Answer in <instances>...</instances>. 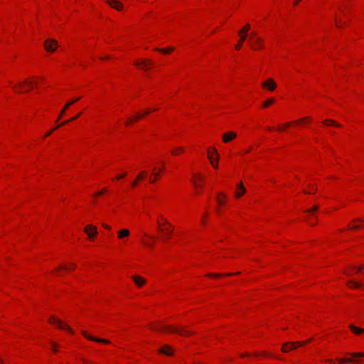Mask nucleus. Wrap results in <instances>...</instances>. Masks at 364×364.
I'll return each mask as SVG.
<instances>
[{"mask_svg": "<svg viewBox=\"0 0 364 364\" xmlns=\"http://www.w3.org/2000/svg\"><path fill=\"white\" fill-rule=\"evenodd\" d=\"M152 329L156 331H168V332H172L178 333L181 336H188L191 332L186 330L184 328H177L172 326H168V325H157L156 326L151 327Z\"/></svg>", "mask_w": 364, "mask_h": 364, "instance_id": "obj_1", "label": "nucleus"}, {"mask_svg": "<svg viewBox=\"0 0 364 364\" xmlns=\"http://www.w3.org/2000/svg\"><path fill=\"white\" fill-rule=\"evenodd\" d=\"M33 82L28 80H24L23 82H18L17 85L13 86V88L16 90L18 93H23L28 92L33 88Z\"/></svg>", "mask_w": 364, "mask_h": 364, "instance_id": "obj_2", "label": "nucleus"}, {"mask_svg": "<svg viewBox=\"0 0 364 364\" xmlns=\"http://www.w3.org/2000/svg\"><path fill=\"white\" fill-rule=\"evenodd\" d=\"M48 322L51 324L56 325L57 327L60 329H65L70 333H74L73 331L65 323H63V321L55 316H50L48 319Z\"/></svg>", "mask_w": 364, "mask_h": 364, "instance_id": "obj_3", "label": "nucleus"}, {"mask_svg": "<svg viewBox=\"0 0 364 364\" xmlns=\"http://www.w3.org/2000/svg\"><path fill=\"white\" fill-rule=\"evenodd\" d=\"M250 24H247L245 27H243L238 33V34L240 36V40L239 41L238 43L235 46V48L237 50H240L243 42L247 38V33L250 30Z\"/></svg>", "mask_w": 364, "mask_h": 364, "instance_id": "obj_4", "label": "nucleus"}, {"mask_svg": "<svg viewBox=\"0 0 364 364\" xmlns=\"http://www.w3.org/2000/svg\"><path fill=\"white\" fill-rule=\"evenodd\" d=\"M304 343L302 342H287L283 344L282 348V351L284 353H287L291 350L296 348L297 346H301Z\"/></svg>", "mask_w": 364, "mask_h": 364, "instance_id": "obj_5", "label": "nucleus"}, {"mask_svg": "<svg viewBox=\"0 0 364 364\" xmlns=\"http://www.w3.org/2000/svg\"><path fill=\"white\" fill-rule=\"evenodd\" d=\"M84 231L87 234L90 240H93L97 235V228L92 225H87Z\"/></svg>", "mask_w": 364, "mask_h": 364, "instance_id": "obj_6", "label": "nucleus"}, {"mask_svg": "<svg viewBox=\"0 0 364 364\" xmlns=\"http://www.w3.org/2000/svg\"><path fill=\"white\" fill-rule=\"evenodd\" d=\"M45 48L49 52H53L58 47V43L53 39H47L44 43Z\"/></svg>", "mask_w": 364, "mask_h": 364, "instance_id": "obj_7", "label": "nucleus"}, {"mask_svg": "<svg viewBox=\"0 0 364 364\" xmlns=\"http://www.w3.org/2000/svg\"><path fill=\"white\" fill-rule=\"evenodd\" d=\"M262 86L269 91H273L277 87V84L272 78H269L262 84Z\"/></svg>", "mask_w": 364, "mask_h": 364, "instance_id": "obj_8", "label": "nucleus"}, {"mask_svg": "<svg viewBox=\"0 0 364 364\" xmlns=\"http://www.w3.org/2000/svg\"><path fill=\"white\" fill-rule=\"evenodd\" d=\"M82 333L85 338H87L90 341H95V342H98V343H105V344L110 343V341L109 340H106V339H103V338H98L96 337L89 336L85 331H82Z\"/></svg>", "mask_w": 364, "mask_h": 364, "instance_id": "obj_9", "label": "nucleus"}, {"mask_svg": "<svg viewBox=\"0 0 364 364\" xmlns=\"http://www.w3.org/2000/svg\"><path fill=\"white\" fill-rule=\"evenodd\" d=\"M134 64L145 70H148L149 66L152 65L151 60L148 59H144L141 62L136 61Z\"/></svg>", "mask_w": 364, "mask_h": 364, "instance_id": "obj_10", "label": "nucleus"}, {"mask_svg": "<svg viewBox=\"0 0 364 364\" xmlns=\"http://www.w3.org/2000/svg\"><path fill=\"white\" fill-rule=\"evenodd\" d=\"M158 352L166 355H172L173 350L170 346L164 345L158 350Z\"/></svg>", "mask_w": 364, "mask_h": 364, "instance_id": "obj_11", "label": "nucleus"}, {"mask_svg": "<svg viewBox=\"0 0 364 364\" xmlns=\"http://www.w3.org/2000/svg\"><path fill=\"white\" fill-rule=\"evenodd\" d=\"M106 1L111 7L117 11H120L123 8L122 4L117 0H106Z\"/></svg>", "mask_w": 364, "mask_h": 364, "instance_id": "obj_12", "label": "nucleus"}, {"mask_svg": "<svg viewBox=\"0 0 364 364\" xmlns=\"http://www.w3.org/2000/svg\"><path fill=\"white\" fill-rule=\"evenodd\" d=\"M80 99V97H77V98H75V99H73V100H71L70 101H68L65 107H63V109L61 110L58 117V120H59L62 116L64 114V113L65 112V111L67 110L68 108H70V106H71L73 103H75V102L78 101Z\"/></svg>", "mask_w": 364, "mask_h": 364, "instance_id": "obj_13", "label": "nucleus"}, {"mask_svg": "<svg viewBox=\"0 0 364 364\" xmlns=\"http://www.w3.org/2000/svg\"><path fill=\"white\" fill-rule=\"evenodd\" d=\"M237 136V134L235 132H228L224 134L223 136V141L225 143H228L233 139H235Z\"/></svg>", "mask_w": 364, "mask_h": 364, "instance_id": "obj_14", "label": "nucleus"}, {"mask_svg": "<svg viewBox=\"0 0 364 364\" xmlns=\"http://www.w3.org/2000/svg\"><path fill=\"white\" fill-rule=\"evenodd\" d=\"M132 279H133L136 285L139 287H143L146 283V279L138 275L132 276Z\"/></svg>", "mask_w": 364, "mask_h": 364, "instance_id": "obj_15", "label": "nucleus"}, {"mask_svg": "<svg viewBox=\"0 0 364 364\" xmlns=\"http://www.w3.org/2000/svg\"><path fill=\"white\" fill-rule=\"evenodd\" d=\"M250 41L253 49H257L263 47L262 39L259 37H256L255 40Z\"/></svg>", "mask_w": 364, "mask_h": 364, "instance_id": "obj_16", "label": "nucleus"}, {"mask_svg": "<svg viewBox=\"0 0 364 364\" xmlns=\"http://www.w3.org/2000/svg\"><path fill=\"white\" fill-rule=\"evenodd\" d=\"M216 156V161H218L219 160V155L218 154L217 150L215 148H209L208 151V156L210 161H213V156Z\"/></svg>", "mask_w": 364, "mask_h": 364, "instance_id": "obj_17", "label": "nucleus"}, {"mask_svg": "<svg viewBox=\"0 0 364 364\" xmlns=\"http://www.w3.org/2000/svg\"><path fill=\"white\" fill-rule=\"evenodd\" d=\"M237 187L238 190L235 192V197L240 198L245 193L246 190L242 182H240Z\"/></svg>", "mask_w": 364, "mask_h": 364, "instance_id": "obj_18", "label": "nucleus"}, {"mask_svg": "<svg viewBox=\"0 0 364 364\" xmlns=\"http://www.w3.org/2000/svg\"><path fill=\"white\" fill-rule=\"evenodd\" d=\"M146 174V172L145 171H143L140 172L137 175L136 180L132 182V187L136 186L138 182L141 181L144 178Z\"/></svg>", "mask_w": 364, "mask_h": 364, "instance_id": "obj_19", "label": "nucleus"}, {"mask_svg": "<svg viewBox=\"0 0 364 364\" xmlns=\"http://www.w3.org/2000/svg\"><path fill=\"white\" fill-rule=\"evenodd\" d=\"M349 328L355 334H360V333H364V328L356 327L354 325H350Z\"/></svg>", "mask_w": 364, "mask_h": 364, "instance_id": "obj_20", "label": "nucleus"}, {"mask_svg": "<svg viewBox=\"0 0 364 364\" xmlns=\"http://www.w3.org/2000/svg\"><path fill=\"white\" fill-rule=\"evenodd\" d=\"M129 235V231L127 229H122L119 231L118 232V237L120 239H122L123 237H128Z\"/></svg>", "mask_w": 364, "mask_h": 364, "instance_id": "obj_21", "label": "nucleus"}, {"mask_svg": "<svg viewBox=\"0 0 364 364\" xmlns=\"http://www.w3.org/2000/svg\"><path fill=\"white\" fill-rule=\"evenodd\" d=\"M323 123L326 125L331 124V125H333L337 127H341V125L340 124L337 123L336 121L332 120V119H326V120L323 121Z\"/></svg>", "mask_w": 364, "mask_h": 364, "instance_id": "obj_22", "label": "nucleus"}, {"mask_svg": "<svg viewBox=\"0 0 364 364\" xmlns=\"http://www.w3.org/2000/svg\"><path fill=\"white\" fill-rule=\"evenodd\" d=\"M203 181V176H201L200 175L195 176L194 180H193V183H194L195 186L199 187L200 186L199 181Z\"/></svg>", "mask_w": 364, "mask_h": 364, "instance_id": "obj_23", "label": "nucleus"}, {"mask_svg": "<svg viewBox=\"0 0 364 364\" xmlns=\"http://www.w3.org/2000/svg\"><path fill=\"white\" fill-rule=\"evenodd\" d=\"M80 114H81V113H78V114H77V115H75V117H73L70 118V119H68V120H67V121H65V122H62L61 124H60L58 126V127H61V126H63V125H64V124H67V123H68V122H72V121H74V120L77 119L80 116Z\"/></svg>", "mask_w": 364, "mask_h": 364, "instance_id": "obj_24", "label": "nucleus"}, {"mask_svg": "<svg viewBox=\"0 0 364 364\" xmlns=\"http://www.w3.org/2000/svg\"><path fill=\"white\" fill-rule=\"evenodd\" d=\"M348 285L351 284L350 287H352V288H359L362 286V284L360 283L354 282V281H349L348 282Z\"/></svg>", "mask_w": 364, "mask_h": 364, "instance_id": "obj_25", "label": "nucleus"}, {"mask_svg": "<svg viewBox=\"0 0 364 364\" xmlns=\"http://www.w3.org/2000/svg\"><path fill=\"white\" fill-rule=\"evenodd\" d=\"M156 50L162 53H168L172 50H173V48L172 47H169V48H156Z\"/></svg>", "mask_w": 364, "mask_h": 364, "instance_id": "obj_26", "label": "nucleus"}, {"mask_svg": "<svg viewBox=\"0 0 364 364\" xmlns=\"http://www.w3.org/2000/svg\"><path fill=\"white\" fill-rule=\"evenodd\" d=\"M274 102V100L273 98H270L264 102L263 107H267L268 106H269L271 104H272Z\"/></svg>", "mask_w": 364, "mask_h": 364, "instance_id": "obj_27", "label": "nucleus"}, {"mask_svg": "<svg viewBox=\"0 0 364 364\" xmlns=\"http://www.w3.org/2000/svg\"><path fill=\"white\" fill-rule=\"evenodd\" d=\"M348 355H350L354 358L364 357V353H348Z\"/></svg>", "mask_w": 364, "mask_h": 364, "instance_id": "obj_28", "label": "nucleus"}, {"mask_svg": "<svg viewBox=\"0 0 364 364\" xmlns=\"http://www.w3.org/2000/svg\"><path fill=\"white\" fill-rule=\"evenodd\" d=\"M355 362L354 360L353 359H350V358H341V359H339V363H354Z\"/></svg>", "mask_w": 364, "mask_h": 364, "instance_id": "obj_29", "label": "nucleus"}, {"mask_svg": "<svg viewBox=\"0 0 364 364\" xmlns=\"http://www.w3.org/2000/svg\"><path fill=\"white\" fill-rule=\"evenodd\" d=\"M318 207L317 205H314V206L312 207V208H310V209H309V210H306V212L307 213L312 214V213H313V212H314V211H316V210H318Z\"/></svg>", "mask_w": 364, "mask_h": 364, "instance_id": "obj_30", "label": "nucleus"}, {"mask_svg": "<svg viewBox=\"0 0 364 364\" xmlns=\"http://www.w3.org/2000/svg\"><path fill=\"white\" fill-rule=\"evenodd\" d=\"M154 175L156 176V178H149V181L151 183H154L156 181L158 177L159 176V173H155Z\"/></svg>", "mask_w": 364, "mask_h": 364, "instance_id": "obj_31", "label": "nucleus"}, {"mask_svg": "<svg viewBox=\"0 0 364 364\" xmlns=\"http://www.w3.org/2000/svg\"><path fill=\"white\" fill-rule=\"evenodd\" d=\"M151 111H146L145 113H144L143 114H136V119H139L141 117H142L143 116H146L147 114H149L150 113Z\"/></svg>", "mask_w": 364, "mask_h": 364, "instance_id": "obj_32", "label": "nucleus"}, {"mask_svg": "<svg viewBox=\"0 0 364 364\" xmlns=\"http://www.w3.org/2000/svg\"><path fill=\"white\" fill-rule=\"evenodd\" d=\"M183 148L182 147H178L176 150L172 151V154L176 155L178 152L182 151Z\"/></svg>", "mask_w": 364, "mask_h": 364, "instance_id": "obj_33", "label": "nucleus"}, {"mask_svg": "<svg viewBox=\"0 0 364 364\" xmlns=\"http://www.w3.org/2000/svg\"><path fill=\"white\" fill-rule=\"evenodd\" d=\"M311 117H304V118H302V119H299L296 122H302V121H311Z\"/></svg>", "mask_w": 364, "mask_h": 364, "instance_id": "obj_34", "label": "nucleus"}, {"mask_svg": "<svg viewBox=\"0 0 364 364\" xmlns=\"http://www.w3.org/2000/svg\"><path fill=\"white\" fill-rule=\"evenodd\" d=\"M58 126H57V127H55L53 129H52V130L49 131L48 132H47V133L46 134V135H45V136H44V137H46V136H48L49 135H50V134H52L53 131V130H55V129H58Z\"/></svg>", "mask_w": 364, "mask_h": 364, "instance_id": "obj_35", "label": "nucleus"}, {"mask_svg": "<svg viewBox=\"0 0 364 364\" xmlns=\"http://www.w3.org/2000/svg\"><path fill=\"white\" fill-rule=\"evenodd\" d=\"M127 176V173L125 172V173H122V174H120V175L117 176L116 177V178H117V179H121V178H124V176Z\"/></svg>", "mask_w": 364, "mask_h": 364, "instance_id": "obj_36", "label": "nucleus"}, {"mask_svg": "<svg viewBox=\"0 0 364 364\" xmlns=\"http://www.w3.org/2000/svg\"><path fill=\"white\" fill-rule=\"evenodd\" d=\"M105 192H106V189H105V188H104V189H102L100 192H99V193H95V194L94 195V196L97 197V196H100V195H101V194H102L103 193H105Z\"/></svg>", "mask_w": 364, "mask_h": 364, "instance_id": "obj_37", "label": "nucleus"}, {"mask_svg": "<svg viewBox=\"0 0 364 364\" xmlns=\"http://www.w3.org/2000/svg\"><path fill=\"white\" fill-rule=\"evenodd\" d=\"M51 345H52V348H53V351L56 352L57 351V346H56V344L52 342Z\"/></svg>", "mask_w": 364, "mask_h": 364, "instance_id": "obj_38", "label": "nucleus"}, {"mask_svg": "<svg viewBox=\"0 0 364 364\" xmlns=\"http://www.w3.org/2000/svg\"><path fill=\"white\" fill-rule=\"evenodd\" d=\"M208 276L209 277H220L221 275L219 274H209Z\"/></svg>", "mask_w": 364, "mask_h": 364, "instance_id": "obj_39", "label": "nucleus"}, {"mask_svg": "<svg viewBox=\"0 0 364 364\" xmlns=\"http://www.w3.org/2000/svg\"><path fill=\"white\" fill-rule=\"evenodd\" d=\"M253 37H255V38L257 37V36H256V33H255V32H252V33H251V36H250V41H252V38Z\"/></svg>", "mask_w": 364, "mask_h": 364, "instance_id": "obj_40", "label": "nucleus"}, {"mask_svg": "<svg viewBox=\"0 0 364 364\" xmlns=\"http://www.w3.org/2000/svg\"><path fill=\"white\" fill-rule=\"evenodd\" d=\"M360 228V225H354V226H352L350 228L353 229V230H358Z\"/></svg>", "mask_w": 364, "mask_h": 364, "instance_id": "obj_41", "label": "nucleus"}, {"mask_svg": "<svg viewBox=\"0 0 364 364\" xmlns=\"http://www.w3.org/2000/svg\"><path fill=\"white\" fill-rule=\"evenodd\" d=\"M144 244L146 245V246H148V247H152L153 246V244H151V242H144Z\"/></svg>", "mask_w": 364, "mask_h": 364, "instance_id": "obj_42", "label": "nucleus"}, {"mask_svg": "<svg viewBox=\"0 0 364 364\" xmlns=\"http://www.w3.org/2000/svg\"><path fill=\"white\" fill-rule=\"evenodd\" d=\"M210 162H211L212 166H213L214 168H217V167H218L217 164H215L213 161H210Z\"/></svg>", "mask_w": 364, "mask_h": 364, "instance_id": "obj_43", "label": "nucleus"}, {"mask_svg": "<svg viewBox=\"0 0 364 364\" xmlns=\"http://www.w3.org/2000/svg\"><path fill=\"white\" fill-rule=\"evenodd\" d=\"M217 200H218V203H219L220 205H221V204L223 203V200H222V199H220L219 197H218Z\"/></svg>", "mask_w": 364, "mask_h": 364, "instance_id": "obj_44", "label": "nucleus"}, {"mask_svg": "<svg viewBox=\"0 0 364 364\" xmlns=\"http://www.w3.org/2000/svg\"><path fill=\"white\" fill-rule=\"evenodd\" d=\"M312 341V338H310V339H309V340H307V341H301V342H302V343H304V345H305V344H306V343H309V342H310V341Z\"/></svg>", "mask_w": 364, "mask_h": 364, "instance_id": "obj_45", "label": "nucleus"}, {"mask_svg": "<svg viewBox=\"0 0 364 364\" xmlns=\"http://www.w3.org/2000/svg\"><path fill=\"white\" fill-rule=\"evenodd\" d=\"M166 231L168 235H171L173 232V230L171 229H166Z\"/></svg>", "mask_w": 364, "mask_h": 364, "instance_id": "obj_46", "label": "nucleus"}, {"mask_svg": "<svg viewBox=\"0 0 364 364\" xmlns=\"http://www.w3.org/2000/svg\"><path fill=\"white\" fill-rule=\"evenodd\" d=\"M70 269V268H69V267H66V266L60 267L58 268V269Z\"/></svg>", "mask_w": 364, "mask_h": 364, "instance_id": "obj_47", "label": "nucleus"}, {"mask_svg": "<svg viewBox=\"0 0 364 364\" xmlns=\"http://www.w3.org/2000/svg\"><path fill=\"white\" fill-rule=\"evenodd\" d=\"M300 1L301 0H295L294 2V5L296 6L300 2Z\"/></svg>", "mask_w": 364, "mask_h": 364, "instance_id": "obj_48", "label": "nucleus"}, {"mask_svg": "<svg viewBox=\"0 0 364 364\" xmlns=\"http://www.w3.org/2000/svg\"><path fill=\"white\" fill-rule=\"evenodd\" d=\"M240 272H236V273H229V274H227V275L228 276H231V275H235V274H239Z\"/></svg>", "mask_w": 364, "mask_h": 364, "instance_id": "obj_49", "label": "nucleus"}, {"mask_svg": "<svg viewBox=\"0 0 364 364\" xmlns=\"http://www.w3.org/2000/svg\"><path fill=\"white\" fill-rule=\"evenodd\" d=\"M163 220L165 224L170 225V223L166 220Z\"/></svg>", "mask_w": 364, "mask_h": 364, "instance_id": "obj_50", "label": "nucleus"}, {"mask_svg": "<svg viewBox=\"0 0 364 364\" xmlns=\"http://www.w3.org/2000/svg\"><path fill=\"white\" fill-rule=\"evenodd\" d=\"M103 226L107 229H110V227L108 226L107 225L103 224Z\"/></svg>", "mask_w": 364, "mask_h": 364, "instance_id": "obj_51", "label": "nucleus"}, {"mask_svg": "<svg viewBox=\"0 0 364 364\" xmlns=\"http://www.w3.org/2000/svg\"><path fill=\"white\" fill-rule=\"evenodd\" d=\"M362 269H363V267H359L358 268V272H361V271H362Z\"/></svg>", "mask_w": 364, "mask_h": 364, "instance_id": "obj_52", "label": "nucleus"}, {"mask_svg": "<svg viewBox=\"0 0 364 364\" xmlns=\"http://www.w3.org/2000/svg\"><path fill=\"white\" fill-rule=\"evenodd\" d=\"M132 122H133L132 119H129V122L126 124L127 125L129 123Z\"/></svg>", "mask_w": 364, "mask_h": 364, "instance_id": "obj_53", "label": "nucleus"}, {"mask_svg": "<svg viewBox=\"0 0 364 364\" xmlns=\"http://www.w3.org/2000/svg\"><path fill=\"white\" fill-rule=\"evenodd\" d=\"M290 125H291V122H287V123H286V124H285V126H286V127H289V126H290Z\"/></svg>", "mask_w": 364, "mask_h": 364, "instance_id": "obj_54", "label": "nucleus"}, {"mask_svg": "<svg viewBox=\"0 0 364 364\" xmlns=\"http://www.w3.org/2000/svg\"><path fill=\"white\" fill-rule=\"evenodd\" d=\"M336 23L337 26H338V27H339V26H339V22L337 21V19H336Z\"/></svg>", "mask_w": 364, "mask_h": 364, "instance_id": "obj_55", "label": "nucleus"}, {"mask_svg": "<svg viewBox=\"0 0 364 364\" xmlns=\"http://www.w3.org/2000/svg\"><path fill=\"white\" fill-rule=\"evenodd\" d=\"M316 188L312 187V193H314L316 191Z\"/></svg>", "mask_w": 364, "mask_h": 364, "instance_id": "obj_56", "label": "nucleus"}, {"mask_svg": "<svg viewBox=\"0 0 364 364\" xmlns=\"http://www.w3.org/2000/svg\"><path fill=\"white\" fill-rule=\"evenodd\" d=\"M75 267V264H73L72 266H70V269H74Z\"/></svg>", "mask_w": 364, "mask_h": 364, "instance_id": "obj_57", "label": "nucleus"}, {"mask_svg": "<svg viewBox=\"0 0 364 364\" xmlns=\"http://www.w3.org/2000/svg\"><path fill=\"white\" fill-rule=\"evenodd\" d=\"M250 149H251V147H250V148L249 149H246V151H245V153H247V152H249V151H250Z\"/></svg>", "mask_w": 364, "mask_h": 364, "instance_id": "obj_58", "label": "nucleus"}, {"mask_svg": "<svg viewBox=\"0 0 364 364\" xmlns=\"http://www.w3.org/2000/svg\"><path fill=\"white\" fill-rule=\"evenodd\" d=\"M247 354H242V355H241V357H245V356H247Z\"/></svg>", "mask_w": 364, "mask_h": 364, "instance_id": "obj_59", "label": "nucleus"}, {"mask_svg": "<svg viewBox=\"0 0 364 364\" xmlns=\"http://www.w3.org/2000/svg\"><path fill=\"white\" fill-rule=\"evenodd\" d=\"M109 58V55H107V56L105 57L103 59H107V58Z\"/></svg>", "mask_w": 364, "mask_h": 364, "instance_id": "obj_60", "label": "nucleus"}, {"mask_svg": "<svg viewBox=\"0 0 364 364\" xmlns=\"http://www.w3.org/2000/svg\"><path fill=\"white\" fill-rule=\"evenodd\" d=\"M279 130H284V129L282 127H279Z\"/></svg>", "mask_w": 364, "mask_h": 364, "instance_id": "obj_61", "label": "nucleus"}, {"mask_svg": "<svg viewBox=\"0 0 364 364\" xmlns=\"http://www.w3.org/2000/svg\"><path fill=\"white\" fill-rule=\"evenodd\" d=\"M328 362L333 363V360L329 359V360H328Z\"/></svg>", "mask_w": 364, "mask_h": 364, "instance_id": "obj_62", "label": "nucleus"}, {"mask_svg": "<svg viewBox=\"0 0 364 364\" xmlns=\"http://www.w3.org/2000/svg\"><path fill=\"white\" fill-rule=\"evenodd\" d=\"M0 362H1V363H3V360H2L1 359H0Z\"/></svg>", "mask_w": 364, "mask_h": 364, "instance_id": "obj_63", "label": "nucleus"}]
</instances>
